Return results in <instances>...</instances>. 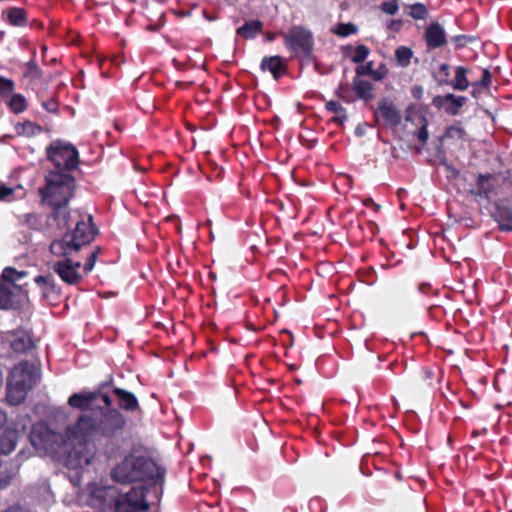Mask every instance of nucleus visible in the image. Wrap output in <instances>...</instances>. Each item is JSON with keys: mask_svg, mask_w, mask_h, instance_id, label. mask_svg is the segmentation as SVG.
<instances>
[{"mask_svg": "<svg viewBox=\"0 0 512 512\" xmlns=\"http://www.w3.org/2000/svg\"><path fill=\"white\" fill-rule=\"evenodd\" d=\"M445 138L455 141H467L468 134L460 124L451 125L446 129Z\"/></svg>", "mask_w": 512, "mask_h": 512, "instance_id": "28", "label": "nucleus"}, {"mask_svg": "<svg viewBox=\"0 0 512 512\" xmlns=\"http://www.w3.org/2000/svg\"><path fill=\"white\" fill-rule=\"evenodd\" d=\"M261 68L270 71L277 78L283 69V63L279 56H272L262 60Z\"/></svg>", "mask_w": 512, "mask_h": 512, "instance_id": "23", "label": "nucleus"}, {"mask_svg": "<svg viewBox=\"0 0 512 512\" xmlns=\"http://www.w3.org/2000/svg\"><path fill=\"white\" fill-rule=\"evenodd\" d=\"M124 416L112 410L102 415L98 420L88 414H84L79 418L77 423L68 430L67 436L69 440H77L80 444L99 436L112 437L122 431L125 426ZM92 453L87 451L85 447L80 445L69 452L67 465L70 468H82L90 464Z\"/></svg>", "mask_w": 512, "mask_h": 512, "instance_id": "1", "label": "nucleus"}, {"mask_svg": "<svg viewBox=\"0 0 512 512\" xmlns=\"http://www.w3.org/2000/svg\"><path fill=\"white\" fill-rule=\"evenodd\" d=\"M5 512H28V511L22 507H11L8 510H6Z\"/></svg>", "mask_w": 512, "mask_h": 512, "instance_id": "44", "label": "nucleus"}, {"mask_svg": "<svg viewBox=\"0 0 512 512\" xmlns=\"http://www.w3.org/2000/svg\"><path fill=\"white\" fill-rule=\"evenodd\" d=\"M382 10L385 13L389 14V15H394L398 11V2H397V0H392V1L384 2L382 4Z\"/></svg>", "mask_w": 512, "mask_h": 512, "instance_id": "38", "label": "nucleus"}, {"mask_svg": "<svg viewBox=\"0 0 512 512\" xmlns=\"http://www.w3.org/2000/svg\"><path fill=\"white\" fill-rule=\"evenodd\" d=\"M11 479V476L6 474V469H3L2 464H0V487L6 486Z\"/></svg>", "mask_w": 512, "mask_h": 512, "instance_id": "42", "label": "nucleus"}, {"mask_svg": "<svg viewBox=\"0 0 512 512\" xmlns=\"http://www.w3.org/2000/svg\"><path fill=\"white\" fill-rule=\"evenodd\" d=\"M35 283L39 286L42 296L46 299L58 294L55 282L51 277L37 276Z\"/></svg>", "mask_w": 512, "mask_h": 512, "instance_id": "22", "label": "nucleus"}, {"mask_svg": "<svg viewBox=\"0 0 512 512\" xmlns=\"http://www.w3.org/2000/svg\"><path fill=\"white\" fill-rule=\"evenodd\" d=\"M8 20L13 25H23L25 22V13L20 8H11L7 12Z\"/></svg>", "mask_w": 512, "mask_h": 512, "instance_id": "32", "label": "nucleus"}, {"mask_svg": "<svg viewBox=\"0 0 512 512\" xmlns=\"http://www.w3.org/2000/svg\"><path fill=\"white\" fill-rule=\"evenodd\" d=\"M32 445L46 453H54L57 451L62 437L48 429L45 425L39 424L34 426L30 435Z\"/></svg>", "mask_w": 512, "mask_h": 512, "instance_id": "9", "label": "nucleus"}, {"mask_svg": "<svg viewBox=\"0 0 512 512\" xmlns=\"http://www.w3.org/2000/svg\"><path fill=\"white\" fill-rule=\"evenodd\" d=\"M413 56V51L406 46H401L395 51V58L398 65L407 67L410 64V60Z\"/></svg>", "mask_w": 512, "mask_h": 512, "instance_id": "29", "label": "nucleus"}, {"mask_svg": "<svg viewBox=\"0 0 512 512\" xmlns=\"http://www.w3.org/2000/svg\"><path fill=\"white\" fill-rule=\"evenodd\" d=\"M369 49L363 44H359L354 48V63H360L366 59Z\"/></svg>", "mask_w": 512, "mask_h": 512, "instance_id": "35", "label": "nucleus"}, {"mask_svg": "<svg viewBox=\"0 0 512 512\" xmlns=\"http://www.w3.org/2000/svg\"><path fill=\"white\" fill-rule=\"evenodd\" d=\"M483 75L480 81L476 84L477 86L488 87L491 82V74L488 70H483Z\"/></svg>", "mask_w": 512, "mask_h": 512, "instance_id": "41", "label": "nucleus"}, {"mask_svg": "<svg viewBox=\"0 0 512 512\" xmlns=\"http://www.w3.org/2000/svg\"><path fill=\"white\" fill-rule=\"evenodd\" d=\"M9 106L15 113H20L26 109V99L22 95L16 94L10 99Z\"/></svg>", "mask_w": 512, "mask_h": 512, "instance_id": "33", "label": "nucleus"}, {"mask_svg": "<svg viewBox=\"0 0 512 512\" xmlns=\"http://www.w3.org/2000/svg\"><path fill=\"white\" fill-rule=\"evenodd\" d=\"M376 117H381L383 121L390 126H397L401 122L399 111L387 99H383L379 102Z\"/></svg>", "mask_w": 512, "mask_h": 512, "instance_id": "13", "label": "nucleus"}, {"mask_svg": "<svg viewBox=\"0 0 512 512\" xmlns=\"http://www.w3.org/2000/svg\"><path fill=\"white\" fill-rule=\"evenodd\" d=\"M207 19L210 21L213 20V18L211 16H208Z\"/></svg>", "mask_w": 512, "mask_h": 512, "instance_id": "47", "label": "nucleus"}, {"mask_svg": "<svg viewBox=\"0 0 512 512\" xmlns=\"http://www.w3.org/2000/svg\"><path fill=\"white\" fill-rule=\"evenodd\" d=\"M286 47L295 54H309L313 47L312 34L309 30L294 26L282 34Z\"/></svg>", "mask_w": 512, "mask_h": 512, "instance_id": "8", "label": "nucleus"}, {"mask_svg": "<svg viewBox=\"0 0 512 512\" xmlns=\"http://www.w3.org/2000/svg\"><path fill=\"white\" fill-rule=\"evenodd\" d=\"M115 501L114 512H141L148 509L143 486H134L116 497L112 487H97L92 490L89 504L99 509L106 507L109 501Z\"/></svg>", "mask_w": 512, "mask_h": 512, "instance_id": "3", "label": "nucleus"}, {"mask_svg": "<svg viewBox=\"0 0 512 512\" xmlns=\"http://www.w3.org/2000/svg\"><path fill=\"white\" fill-rule=\"evenodd\" d=\"M449 66L447 64H442L440 66V71L444 74V76H448Z\"/></svg>", "mask_w": 512, "mask_h": 512, "instance_id": "45", "label": "nucleus"}, {"mask_svg": "<svg viewBox=\"0 0 512 512\" xmlns=\"http://www.w3.org/2000/svg\"><path fill=\"white\" fill-rule=\"evenodd\" d=\"M19 433L15 429H7L0 437V455L10 454L16 447Z\"/></svg>", "mask_w": 512, "mask_h": 512, "instance_id": "17", "label": "nucleus"}, {"mask_svg": "<svg viewBox=\"0 0 512 512\" xmlns=\"http://www.w3.org/2000/svg\"><path fill=\"white\" fill-rule=\"evenodd\" d=\"M26 276V272L17 271L14 268L7 267L3 270L2 273V282L4 283H12Z\"/></svg>", "mask_w": 512, "mask_h": 512, "instance_id": "30", "label": "nucleus"}, {"mask_svg": "<svg viewBox=\"0 0 512 512\" xmlns=\"http://www.w3.org/2000/svg\"><path fill=\"white\" fill-rule=\"evenodd\" d=\"M354 94L363 101H370L375 96L374 84L363 79L354 80Z\"/></svg>", "mask_w": 512, "mask_h": 512, "instance_id": "19", "label": "nucleus"}, {"mask_svg": "<svg viewBox=\"0 0 512 512\" xmlns=\"http://www.w3.org/2000/svg\"><path fill=\"white\" fill-rule=\"evenodd\" d=\"M493 216L502 230H512V211L509 207L497 205Z\"/></svg>", "mask_w": 512, "mask_h": 512, "instance_id": "20", "label": "nucleus"}, {"mask_svg": "<svg viewBox=\"0 0 512 512\" xmlns=\"http://www.w3.org/2000/svg\"><path fill=\"white\" fill-rule=\"evenodd\" d=\"M14 189L4 184H0V200H10Z\"/></svg>", "mask_w": 512, "mask_h": 512, "instance_id": "40", "label": "nucleus"}, {"mask_svg": "<svg viewBox=\"0 0 512 512\" xmlns=\"http://www.w3.org/2000/svg\"><path fill=\"white\" fill-rule=\"evenodd\" d=\"M427 121L419 113H410L405 119L404 127L412 135H416L422 144H426L429 139V133L426 129Z\"/></svg>", "mask_w": 512, "mask_h": 512, "instance_id": "11", "label": "nucleus"}, {"mask_svg": "<svg viewBox=\"0 0 512 512\" xmlns=\"http://www.w3.org/2000/svg\"><path fill=\"white\" fill-rule=\"evenodd\" d=\"M425 39L430 48L441 47L446 42L444 29L439 23L431 24L426 30Z\"/></svg>", "mask_w": 512, "mask_h": 512, "instance_id": "15", "label": "nucleus"}, {"mask_svg": "<svg viewBox=\"0 0 512 512\" xmlns=\"http://www.w3.org/2000/svg\"><path fill=\"white\" fill-rule=\"evenodd\" d=\"M493 177L489 174L479 175L477 178L478 193L485 197H488L494 190L492 183Z\"/></svg>", "mask_w": 512, "mask_h": 512, "instance_id": "27", "label": "nucleus"}, {"mask_svg": "<svg viewBox=\"0 0 512 512\" xmlns=\"http://www.w3.org/2000/svg\"><path fill=\"white\" fill-rule=\"evenodd\" d=\"M19 287L12 283H4L0 281V308L8 309L14 303V295Z\"/></svg>", "mask_w": 512, "mask_h": 512, "instance_id": "18", "label": "nucleus"}, {"mask_svg": "<svg viewBox=\"0 0 512 512\" xmlns=\"http://www.w3.org/2000/svg\"><path fill=\"white\" fill-rule=\"evenodd\" d=\"M155 464L146 458L129 456L112 471V477L122 483L143 481L153 477Z\"/></svg>", "mask_w": 512, "mask_h": 512, "instance_id": "6", "label": "nucleus"}, {"mask_svg": "<svg viewBox=\"0 0 512 512\" xmlns=\"http://www.w3.org/2000/svg\"><path fill=\"white\" fill-rule=\"evenodd\" d=\"M414 19H424L427 16V9L421 3H416L409 6V13Z\"/></svg>", "mask_w": 512, "mask_h": 512, "instance_id": "34", "label": "nucleus"}, {"mask_svg": "<svg viewBox=\"0 0 512 512\" xmlns=\"http://www.w3.org/2000/svg\"><path fill=\"white\" fill-rule=\"evenodd\" d=\"M424 376H425V378H426V379L431 378V371H429V370H425V371H424Z\"/></svg>", "mask_w": 512, "mask_h": 512, "instance_id": "46", "label": "nucleus"}, {"mask_svg": "<svg viewBox=\"0 0 512 512\" xmlns=\"http://www.w3.org/2000/svg\"><path fill=\"white\" fill-rule=\"evenodd\" d=\"M11 346L16 352H24L32 346V339L28 333L18 331L12 335Z\"/></svg>", "mask_w": 512, "mask_h": 512, "instance_id": "21", "label": "nucleus"}, {"mask_svg": "<svg viewBox=\"0 0 512 512\" xmlns=\"http://www.w3.org/2000/svg\"><path fill=\"white\" fill-rule=\"evenodd\" d=\"M339 97L341 99H343L346 103L350 102V98H349V95H348V90L343 88V87L340 88Z\"/></svg>", "mask_w": 512, "mask_h": 512, "instance_id": "43", "label": "nucleus"}, {"mask_svg": "<svg viewBox=\"0 0 512 512\" xmlns=\"http://www.w3.org/2000/svg\"><path fill=\"white\" fill-rule=\"evenodd\" d=\"M262 28V23L258 20L247 22L237 29V34L244 38H253Z\"/></svg>", "mask_w": 512, "mask_h": 512, "instance_id": "26", "label": "nucleus"}, {"mask_svg": "<svg viewBox=\"0 0 512 512\" xmlns=\"http://www.w3.org/2000/svg\"><path fill=\"white\" fill-rule=\"evenodd\" d=\"M100 397L105 404V407H109L111 405V400L108 395L101 394L98 395L96 393H76L70 396L68 403L70 406L88 410L93 406L94 401Z\"/></svg>", "mask_w": 512, "mask_h": 512, "instance_id": "12", "label": "nucleus"}, {"mask_svg": "<svg viewBox=\"0 0 512 512\" xmlns=\"http://www.w3.org/2000/svg\"><path fill=\"white\" fill-rule=\"evenodd\" d=\"M48 158L59 169H73L78 165V152L70 144L55 142L47 148Z\"/></svg>", "mask_w": 512, "mask_h": 512, "instance_id": "7", "label": "nucleus"}, {"mask_svg": "<svg viewBox=\"0 0 512 512\" xmlns=\"http://www.w3.org/2000/svg\"><path fill=\"white\" fill-rule=\"evenodd\" d=\"M98 253H99V248L95 249L91 254L90 256L88 257L87 261L85 262L84 264V270L86 272H90L93 268H94V265H95V262H96V259H97V256H98Z\"/></svg>", "mask_w": 512, "mask_h": 512, "instance_id": "39", "label": "nucleus"}, {"mask_svg": "<svg viewBox=\"0 0 512 512\" xmlns=\"http://www.w3.org/2000/svg\"><path fill=\"white\" fill-rule=\"evenodd\" d=\"M115 394L120 400V405L127 410H134L137 407V400L132 393L120 388L115 389Z\"/></svg>", "mask_w": 512, "mask_h": 512, "instance_id": "25", "label": "nucleus"}, {"mask_svg": "<svg viewBox=\"0 0 512 512\" xmlns=\"http://www.w3.org/2000/svg\"><path fill=\"white\" fill-rule=\"evenodd\" d=\"M466 98L463 96L456 97L453 94L437 96L433 99L434 105L443 108L448 114H458L460 108L464 105Z\"/></svg>", "mask_w": 512, "mask_h": 512, "instance_id": "14", "label": "nucleus"}, {"mask_svg": "<svg viewBox=\"0 0 512 512\" xmlns=\"http://www.w3.org/2000/svg\"><path fill=\"white\" fill-rule=\"evenodd\" d=\"M356 73L359 76H370L373 81L382 80L388 73L384 65H380L378 69H374L373 61L361 63L356 67Z\"/></svg>", "mask_w": 512, "mask_h": 512, "instance_id": "16", "label": "nucleus"}, {"mask_svg": "<svg viewBox=\"0 0 512 512\" xmlns=\"http://www.w3.org/2000/svg\"><path fill=\"white\" fill-rule=\"evenodd\" d=\"M76 227L73 231L67 232L61 239L51 243L50 250L56 256H72L83 246L89 244L96 229L92 224L91 216L87 215L82 220L76 219Z\"/></svg>", "mask_w": 512, "mask_h": 512, "instance_id": "4", "label": "nucleus"}, {"mask_svg": "<svg viewBox=\"0 0 512 512\" xmlns=\"http://www.w3.org/2000/svg\"><path fill=\"white\" fill-rule=\"evenodd\" d=\"M469 83L466 79V70L464 67H457L456 75L453 83V87L457 90H465L467 89Z\"/></svg>", "mask_w": 512, "mask_h": 512, "instance_id": "31", "label": "nucleus"}, {"mask_svg": "<svg viewBox=\"0 0 512 512\" xmlns=\"http://www.w3.org/2000/svg\"><path fill=\"white\" fill-rule=\"evenodd\" d=\"M62 259L55 262L52 269L59 275V277L67 284L73 285L81 280L79 269L81 267L80 261H73L71 256H61Z\"/></svg>", "mask_w": 512, "mask_h": 512, "instance_id": "10", "label": "nucleus"}, {"mask_svg": "<svg viewBox=\"0 0 512 512\" xmlns=\"http://www.w3.org/2000/svg\"><path fill=\"white\" fill-rule=\"evenodd\" d=\"M39 368L29 362L17 364L11 371L7 381V401L11 405L20 404L28 390L39 380Z\"/></svg>", "mask_w": 512, "mask_h": 512, "instance_id": "5", "label": "nucleus"}, {"mask_svg": "<svg viewBox=\"0 0 512 512\" xmlns=\"http://www.w3.org/2000/svg\"><path fill=\"white\" fill-rule=\"evenodd\" d=\"M326 108L327 110L335 114V116L333 117L334 122L341 125L348 120L347 110L344 109L339 102L329 101L326 103Z\"/></svg>", "mask_w": 512, "mask_h": 512, "instance_id": "24", "label": "nucleus"}, {"mask_svg": "<svg viewBox=\"0 0 512 512\" xmlns=\"http://www.w3.org/2000/svg\"><path fill=\"white\" fill-rule=\"evenodd\" d=\"M13 91V82L0 76V96L8 95Z\"/></svg>", "mask_w": 512, "mask_h": 512, "instance_id": "36", "label": "nucleus"}, {"mask_svg": "<svg viewBox=\"0 0 512 512\" xmlns=\"http://www.w3.org/2000/svg\"><path fill=\"white\" fill-rule=\"evenodd\" d=\"M332 32L339 36L345 37L352 33V26L351 24H338L332 29Z\"/></svg>", "mask_w": 512, "mask_h": 512, "instance_id": "37", "label": "nucleus"}, {"mask_svg": "<svg viewBox=\"0 0 512 512\" xmlns=\"http://www.w3.org/2000/svg\"><path fill=\"white\" fill-rule=\"evenodd\" d=\"M74 190V179L63 172H50L46 176V186L40 189L42 199L45 203L55 209V218L58 225L66 226L72 219L63 211Z\"/></svg>", "mask_w": 512, "mask_h": 512, "instance_id": "2", "label": "nucleus"}]
</instances>
